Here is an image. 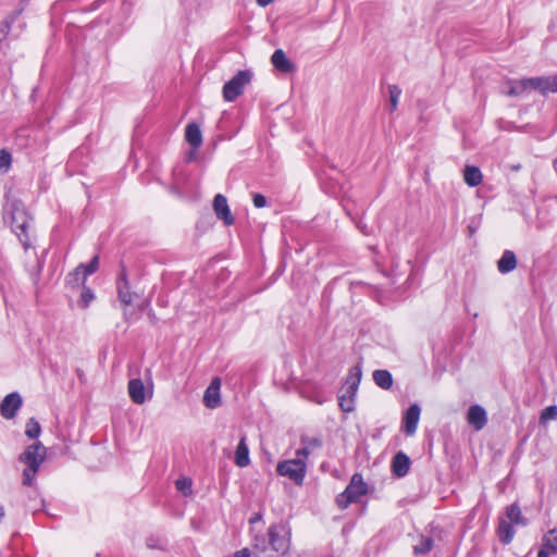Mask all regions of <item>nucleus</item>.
<instances>
[{
	"mask_svg": "<svg viewBox=\"0 0 557 557\" xmlns=\"http://www.w3.org/2000/svg\"><path fill=\"white\" fill-rule=\"evenodd\" d=\"M47 456V449L41 442L37 441L28 445L18 456V461L24 463L26 468L23 470L22 483L25 486H33L36 474Z\"/></svg>",
	"mask_w": 557,
	"mask_h": 557,
	"instance_id": "nucleus-1",
	"label": "nucleus"
},
{
	"mask_svg": "<svg viewBox=\"0 0 557 557\" xmlns=\"http://www.w3.org/2000/svg\"><path fill=\"white\" fill-rule=\"evenodd\" d=\"M361 368L355 366L349 370L345 381L344 391L338 396V404L344 412H351L355 410V397L361 381Z\"/></svg>",
	"mask_w": 557,
	"mask_h": 557,
	"instance_id": "nucleus-2",
	"label": "nucleus"
},
{
	"mask_svg": "<svg viewBox=\"0 0 557 557\" xmlns=\"http://www.w3.org/2000/svg\"><path fill=\"white\" fill-rule=\"evenodd\" d=\"M270 557L285 556L290 548V532L284 523L272 524L268 529Z\"/></svg>",
	"mask_w": 557,
	"mask_h": 557,
	"instance_id": "nucleus-3",
	"label": "nucleus"
},
{
	"mask_svg": "<svg viewBox=\"0 0 557 557\" xmlns=\"http://www.w3.org/2000/svg\"><path fill=\"white\" fill-rule=\"evenodd\" d=\"M276 471L280 475L288 478L295 484L301 485L307 473V462L304 458L296 455L294 459L278 462Z\"/></svg>",
	"mask_w": 557,
	"mask_h": 557,
	"instance_id": "nucleus-4",
	"label": "nucleus"
},
{
	"mask_svg": "<svg viewBox=\"0 0 557 557\" xmlns=\"http://www.w3.org/2000/svg\"><path fill=\"white\" fill-rule=\"evenodd\" d=\"M252 74L248 70L238 71L228 82L223 86V98L225 101H234L238 96L244 92V87L250 83Z\"/></svg>",
	"mask_w": 557,
	"mask_h": 557,
	"instance_id": "nucleus-5",
	"label": "nucleus"
},
{
	"mask_svg": "<svg viewBox=\"0 0 557 557\" xmlns=\"http://www.w3.org/2000/svg\"><path fill=\"white\" fill-rule=\"evenodd\" d=\"M30 218L24 211H16L12 215V230L16 233L25 248L29 246V237L27 230L29 227Z\"/></svg>",
	"mask_w": 557,
	"mask_h": 557,
	"instance_id": "nucleus-6",
	"label": "nucleus"
},
{
	"mask_svg": "<svg viewBox=\"0 0 557 557\" xmlns=\"http://www.w3.org/2000/svg\"><path fill=\"white\" fill-rule=\"evenodd\" d=\"M221 379L215 376L210 382L203 394V405L209 409H215L221 406Z\"/></svg>",
	"mask_w": 557,
	"mask_h": 557,
	"instance_id": "nucleus-7",
	"label": "nucleus"
},
{
	"mask_svg": "<svg viewBox=\"0 0 557 557\" xmlns=\"http://www.w3.org/2000/svg\"><path fill=\"white\" fill-rule=\"evenodd\" d=\"M22 397L18 393L8 394L0 404V413L4 419H13L22 406Z\"/></svg>",
	"mask_w": 557,
	"mask_h": 557,
	"instance_id": "nucleus-8",
	"label": "nucleus"
},
{
	"mask_svg": "<svg viewBox=\"0 0 557 557\" xmlns=\"http://www.w3.org/2000/svg\"><path fill=\"white\" fill-rule=\"evenodd\" d=\"M99 265V258L96 256L91 259V261L88 264H79L73 273L69 275V282L71 284L79 285V282L82 280V283L85 282L86 277L92 273H95Z\"/></svg>",
	"mask_w": 557,
	"mask_h": 557,
	"instance_id": "nucleus-9",
	"label": "nucleus"
},
{
	"mask_svg": "<svg viewBox=\"0 0 557 557\" xmlns=\"http://www.w3.org/2000/svg\"><path fill=\"white\" fill-rule=\"evenodd\" d=\"M213 209L216 216L222 220L225 225H232L234 223V218L227 205L226 197L221 194L215 195L213 199Z\"/></svg>",
	"mask_w": 557,
	"mask_h": 557,
	"instance_id": "nucleus-10",
	"label": "nucleus"
},
{
	"mask_svg": "<svg viewBox=\"0 0 557 557\" xmlns=\"http://www.w3.org/2000/svg\"><path fill=\"white\" fill-rule=\"evenodd\" d=\"M421 408L418 404L411 405L404 414V431L407 435H413L420 420Z\"/></svg>",
	"mask_w": 557,
	"mask_h": 557,
	"instance_id": "nucleus-11",
	"label": "nucleus"
},
{
	"mask_svg": "<svg viewBox=\"0 0 557 557\" xmlns=\"http://www.w3.org/2000/svg\"><path fill=\"white\" fill-rule=\"evenodd\" d=\"M345 490L352 500L357 503L368 493V485L361 474L355 473Z\"/></svg>",
	"mask_w": 557,
	"mask_h": 557,
	"instance_id": "nucleus-12",
	"label": "nucleus"
},
{
	"mask_svg": "<svg viewBox=\"0 0 557 557\" xmlns=\"http://www.w3.org/2000/svg\"><path fill=\"white\" fill-rule=\"evenodd\" d=\"M467 421L476 431L482 430L487 423V414L485 409L480 405H472L468 409Z\"/></svg>",
	"mask_w": 557,
	"mask_h": 557,
	"instance_id": "nucleus-13",
	"label": "nucleus"
},
{
	"mask_svg": "<svg viewBox=\"0 0 557 557\" xmlns=\"http://www.w3.org/2000/svg\"><path fill=\"white\" fill-rule=\"evenodd\" d=\"M116 288L119 300L123 305L129 306L133 302V294L131 292L129 283L126 276V271L124 269L121 271L119 275Z\"/></svg>",
	"mask_w": 557,
	"mask_h": 557,
	"instance_id": "nucleus-14",
	"label": "nucleus"
},
{
	"mask_svg": "<svg viewBox=\"0 0 557 557\" xmlns=\"http://www.w3.org/2000/svg\"><path fill=\"white\" fill-rule=\"evenodd\" d=\"M300 443L302 447L296 451V455L304 458L306 461L315 449L322 446V441L319 437H311L308 435H302L300 437Z\"/></svg>",
	"mask_w": 557,
	"mask_h": 557,
	"instance_id": "nucleus-15",
	"label": "nucleus"
},
{
	"mask_svg": "<svg viewBox=\"0 0 557 557\" xmlns=\"http://www.w3.org/2000/svg\"><path fill=\"white\" fill-rule=\"evenodd\" d=\"M127 389L133 403L141 405L147 400L146 388L140 379H132L128 382Z\"/></svg>",
	"mask_w": 557,
	"mask_h": 557,
	"instance_id": "nucleus-16",
	"label": "nucleus"
},
{
	"mask_svg": "<svg viewBox=\"0 0 557 557\" xmlns=\"http://www.w3.org/2000/svg\"><path fill=\"white\" fill-rule=\"evenodd\" d=\"M273 66L282 73H292L295 71V65L289 61L282 49H277L271 57Z\"/></svg>",
	"mask_w": 557,
	"mask_h": 557,
	"instance_id": "nucleus-17",
	"label": "nucleus"
},
{
	"mask_svg": "<svg viewBox=\"0 0 557 557\" xmlns=\"http://www.w3.org/2000/svg\"><path fill=\"white\" fill-rule=\"evenodd\" d=\"M410 468V459L409 457L403 453H397L392 460V471L393 473L398 476H405Z\"/></svg>",
	"mask_w": 557,
	"mask_h": 557,
	"instance_id": "nucleus-18",
	"label": "nucleus"
},
{
	"mask_svg": "<svg viewBox=\"0 0 557 557\" xmlns=\"http://www.w3.org/2000/svg\"><path fill=\"white\" fill-rule=\"evenodd\" d=\"M517 268V257L513 251L505 250L497 261V270L502 274L509 273Z\"/></svg>",
	"mask_w": 557,
	"mask_h": 557,
	"instance_id": "nucleus-19",
	"label": "nucleus"
},
{
	"mask_svg": "<svg viewBox=\"0 0 557 557\" xmlns=\"http://www.w3.org/2000/svg\"><path fill=\"white\" fill-rule=\"evenodd\" d=\"M512 522H509L507 518H500L498 520L497 533L503 544H509L515 536V529Z\"/></svg>",
	"mask_w": 557,
	"mask_h": 557,
	"instance_id": "nucleus-20",
	"label": "nucleus"
},
{
	"mask_svg": "<svg viewBox=\"0 0 557 557\" xmlns=\"http://www.w3.org/2000/svg\"><path fill=\"white\" fill-rule=\"evenodd\" d=\"M463 181L468 186L475 187L482 183L483 174L478 166L467 164L463 170Z\"/></svg>",
	"mask_w": 557,
	"mask_h": 557,
	"instance_id": "nucleus-21",
	"label": "nucleus"
},
{
	"mask_svg": "<svg viewBox=\"0 0 557 557\" xmlns=\"http://www.w3.org/2000/svg\"><path fill=\"white\" fill-rule=\"evenodd\" d=\"M235 463H236V466H238L240 468L247 467L250 463L249 448L246 443L245 435H243L240 437V441L237 445V448L235 451Z\"/></svg>",
	"mask_w": 557,
	"mask_h": 557,
	"instance_id": "nucleus-22",
	"label": "nucleus"
},
{
	"mask_svg": "<svg viewBox=\"0 0 557 557\" xmlns=\"http://www.w3.org/2000/svg\"><path fill=\"white\" fill-rule=\"evenodd\" d=\"M185 138L191 147L199 148L202 144L200 127L195 123L188 124L185 129Z\"/></svg>",
	"mask_w": 557,
	"mask_h": 557,
	"instance_id": "nucleus-23",
	"label": "nucleus"
},
{
	"mask_svg": "<svg viewBox=\"0 0 557 557\" xmlns=\"http://www.w3.org/2000/svg\"><path fill=\"white\" fill-rule=\"evenodd\" d=\"M252 549L258 557H270L269 536L256 535L252 542Z\"/></svg>",
	"mask_w": 557,
	"mask_h": 557,
	"instance_id": "nucleus-24",
	"label": "nucleus"
},
{
	"mask_svg": "<svg viewBox=\"0 0 557 557\" xmlns=\"http://www.w3.org/2000/svg\"><path fill=\"white\" fill-rule=\"evenodd\" d=\"M503 518H507L509 522H512L517 525H527V519L522 516L518 504L509 505L506 508V515Z\"/></svg>",
	"mask_w": 557,
	"mask_h": 557,
	"instance_id": "nucleus-25",
	"label": "nucleus"
},
{
	"mask_svg": "<svg viewBox=\"0 0 557 557\" xmlns=\"http://www.w3.org/2000/svg\"><path fill=\"white\" fill-rule=\"evenodd\" d=\"M373 381L383 389H389L393 386V376L387 370H375L373 372Z\"/></svg>",
	"mask_w": 557,
	"mask_h": 557,
	"instance_id": "nucleus-26",
	"label": "nucleus"
},
{
	"mask_svg": "<svg viewBox=\"0 0 557 557\" xmlns=\"http://www.w3.org/2000/svg\"><path fill=\"white\" fill-rule=\"evenodd\" d=\"M543 546L557 555V529H552L544 535Z\"/></svg>",
	"mask_w": 557,
	"mask_h": 557,
	"instance_id": "nucleus-27",
	"label": "nucleus"
},
{
	"mask_svg": "<svg viewBox=\"0 0 557 557\" xmlns=\"http://www.w3.org/2000/svg\"><path fill=\"white\" fill-rule=\"evenodd\" d=\"M522 86L528 88H532L539 90L542 95L544 92L545 86V77H531V78H522Z\"/></svg>",
	"mask_w": 557,
	"mask_h": 557,
	"instance_id": "nucleus-28",
	"label": "nucleus"
},
{
	"mask_svg": "<svg viewBox=\"0 0 557 557\" xmlns=\"http://www.w3.org/2000/svg\"><path fill=\"white\" fill-rule=\"evenodd\" d=\"M41 433L39 422L35 418H30L25 426V435L32 440L38 438Z\"/></svg>",
	"mask_w": 557,
	"mask_h": 557,
	"instance_id": "nucleus-29",
	"label": "nucleus"
},
{
	"mask_svg": "<svg viewBox=\"0 0 557 557\" xmlns=\"http://www.w3.org/2000/svg\"><path fill=\"white\" fill-rule=\"evenodd\" d=\"M434 542L431 537L422 536L420 543L413 547V552L417 555H423L429 553L433 548Z\"/></svg>",
	"mask_w": 557,
	"mask_h": 557,
	"instance_id": "nucleus-30",
	"label": "nucleus"
},
{
	"mask_svg": "<svg viewBox=\"0 0 557 557\" xmlns=\"http://www.w3.org/2000/svg\"><path fill=\"white\" fill-rule=\"evenodd\" d=\"M391 111H395L401 96V89L397 85L388 86Z\"/></svg>",
	"mask_w": 557,
	"mask_h": 557,
	"instance_id": "nucleus-31",
	"label": "nucleus"
},
{
	"mask_svg": "<svg viewBox=\"0 0 557 557\" xmlns=\"http://www.w3.org/2000/svg\"><path fill=\"white\" fill-rule=\"evenodd\" d=\"M12 164V156L7 149L0 150V172L7 173Z\"/></svg>",
	"mask_w": 557,
	"mask_h": 557,
	"instance_id": "nucleus-32",
	"label": "nucleus"
},
{
	"mask_svg": "<svg viewBox=\"0 0 557 557\" xmlns=\"http://www.w3.org/2000/svg\"><path fill=\"white\" fill-rule=\"evenodd\" d=\"M555 419H557V406H548L542 410L540 417L541 422H547Z\"/></svg>",
	"mask_w": 557,
	"mask_h": 557,
	"instance_id": "nucleus-33",
	"label": "nucleus"
},
{
	"mask_svg": "<svg viewBox=\"0 0 557 557\" xmlns=\"http://www.w3.org/2000/svg\"><path fill=\"white\" fill-rule=\"evenodd\" d=\"M175 486L184 495H189L191 493V481L187 478L176 480Z\"/></svg>",
	"mask_w": 557,
	"mask_h": 557,
	"instance_id": "nucleus-34",
	"label": "nucleus"
},
{
	"mask_svg": "<svg viewBox=\"0 0 557 557\" xmlns=\"http://www.w3.org/2000/svg\"><path fill=\"white\" fill-rule=\"evenodd\" d=\"M94 292L88 287H84L81 294L79 305L83 308H87L89 304L94 300Z\"/></svg>",
	"mask_w": 557,
	"mask_h": 557,
	"instance_id": "nucleus-35",
	"label": "nucleus"
},
{
	"mask_svg": "<svg viewBox=\"0 0 557 557\" xmlns=\"http://www.w3.org/2000/svg\"><path fill=\"white\" fill-rule=\"evenodd\" d=\"M509 84H510V88L507 91V95L510 97H517L525 90V87L522 86V79L517 81V82H509Z\"/></svg>",
	"mask_w": 557,
	"mask_h": 557,
	"instance_id": "nucleus-36",
	"label": "nucleus"
},
{
	"mask_svg": "<svg viewBox=\"0 0 557 557\" xmlns=\"http://www.w3.org/2000/svg\"><path fill=\"white\" fill-rule=\"evenodd\" d=\"M548 92H557V75L545 77L543 95H547Z\"/></svg>",
	"mask_w": 557,
	"mask_h": 557,
	"instance_id": "nucleus-37",
	"label": "nucleus"
},
{
	"mask_svg": "<svg viewBox=\"0 0 557 557\" xmlns=\"http://www.w3.org/2000/svg\"><path fill=\"white\" fill-rule=\"evenodd\" d=\"M352 503L355 502L347 494L346 490L336 497V504L341 509H346Z\"/></svg>",
	"mask_w": 557,
	"mask_h": 557,
	"instance_id": "nucleus-38",
	"label": "nucleus"
},
{
	"mask_svg": "<svg viewBox=\"0 0 557 557\" xmlns=\"http://www.w3.org/2000/svg\"><path fill=\"white\" fill-rule=\"evenodd\" d=\"M252 201H253V206L256 208H263L267 205V199L261 194H255L253 198H252Z\"/></svg>",
	"mask_w": 557,
	"mask_h": 557,
	"instance_id": "nucleus-39",
	"label": "nucleus"
},
{
	"mask_svg": "<svg viewBox=\"0 0 557 557\" xmlns=\"http://www.w3.org/2000/svg\"><path fill=\"white\" fill-rule=\"evenodd\" d=\"M234 557H250V552L248 548H243L240 550H237L234 554Z\"/></svg>",
	"mask_w": 557,
	"mask_h": 557,
	"instance_id": "nucleus-40",
	"label": "nucleus"
},
{
	"mask_svg": "<svg viewBox=\"0 0 557 557\" xmlns=\"http://www.w3.org/2000/svg\"><path fill=\"white\" fill-rule=\"evenodd\" d=\"M549 550L545 547L543 549H540L537 553V557H549Z\"/></svg>",
	"mask_w": 557,
	"mask_h": 557,
	"instance_id": "nucleus-41",
	"label": "nucleus"
},
{
	"mask_svg": "<svg viewBox=\"0 0 557 557\" xmlns=\"http://www.w3.org/2000/svg\"><path fill=\"white\" fill-rule=\"evenodd\" d=\"M256 1H257L258 5L265 8L267 5L272 3L274 0H256Z\"/></svg>",
	"mask_w": 557,
	"mask_h": 557,
	"instance_id": "nucleus-42",
	"label": "nucleus"
},
{
	"mask_svg": "<svg viewBox=\"0 0 557 557\" xmlns=\"http://www.w3.org/2000/svg\"><path fill=\"white\" fill-rule=\"evenodd\" d=\"M4 517V509L0 506V520Z\"/></svg>",
	"mask_w": 557,
	"mask_h": 557,
	"instance_id": "nucleus-43",
	"label": "nucleus"
},
{
	"mask_svg": "<svg viewBox=\"0 0 557 557\" xmlns=\"http://www.w3.org/2000/svg\"><path fill=\"white\" fill-rule=\"evenodd\" d=\"M520 168H521V165L518 164V165L512 166V170L518 171V170H520Z\"/></svg>",
	"mask_w": 557,
	"mask_h": 557,
	"instance_id": "nucleus-44",
	"label": "nucleus"
},
{
	"mask_svg": "<svg viewBox=\"0 0 557 557\" xmlns=\"http://www.w3.org/2000/svg\"><path fill=\"white\" fill-rule=\"evenodd\" d=\"M258 519H260V516H257L256 518L251 519L250 522L258 521Z\"/></svg>",
	"mask_w": 557,
	"mask_h": 557,
	"instance_id": "nucleus-45",
	"label": "nucleus"
}]
</instances>
